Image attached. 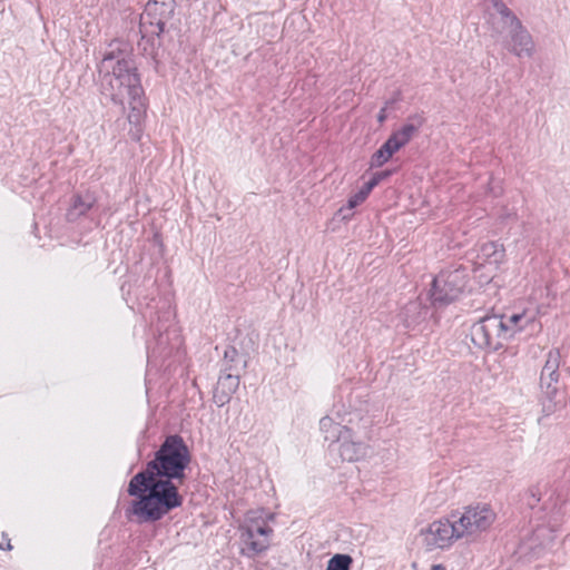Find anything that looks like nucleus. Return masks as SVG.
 I'll return each mask as SVG.
<instances>
[{"label": "nucleus", "mask_w": 570, "mask_h": 570, "mask_svg": "<svg viewBox=\"0 0 570 570\" xmlns=\"http://www.w3.org/2000/svg\"><path fill=\"white\" fill-rule=\"evenodd\" d=\"M101 92L116 105L130 107L128 121L138 124L145 109L144 89L131 49L121 40H112L98 66Z\"/></svg>", "instance_id": "nucleus-1"}, {"label": "nucleus", "mask_w": 570, "mask_h": 570, "mask_svg": "<svg viewBox=\"0 0 570 570\" xmlns=\"http://www.w3.org/2000/svg\"><path fill=\"white\" fill-rule=\"evenodd\" d=\"M180 483L157 475L137 473L129 482L128 493L137 499L131 502L129 513L139 523L160 520L183 504L178 492Z\"/></svg>", "instance_id": "nucleus-2"}, {"label": "nucleus", "mask_w": 570, "mask_h": 570, "mask_svg": "<svg viewBox=\"0 0 570 570\" xmlns=\"http://www.w3.org/2000/svg\"><path fill=\"white\" fill-rule=\"evenodd\" d=\"M189 462L190 454L184 440L178 435H170L166 438L156 452L155 459L148 462L142 472L183 483Z\"/></svg>", "instance_id": "nucleus-3"}, {"label": "nucleus", "mask_w": 570, "mask_h": 570, "mask_svg": "<svg viewBox=\"0 0 570 570\" xmlns=\"http://www.w3.org/2000/svg\"><path fill=\"white\" fill-rule=\"evenodd\" d=\"M274 514L263 509L248 511L238 527L240 552L255 558L269 548L273 529L268 524Z\"/></svg>", "instance_id": "nucleus-4"}, {"label": "nucleus", "mask_w": 570, "mask_h": 570, "mask_svg": "<svg viewBox=\"0 0 570 570\" xmlns=\"http://www.w3.org/2000/svg\"><path fill=\"white\" fill-rule=\"evenodd\" d=\"M460 539L466 541L476 540L482 533L490 530L495 521L497 514L485 503L468 505L462 511L452 513Z\"/></svg>", "instance_id": "nucleus-5"}, {"label": "nucleus", "mask_w": 570, "mask_h": 570, "mask_svg": "<svg viewBox=\"0 0 570 570\" xmlns=\"http://www.w3.org/2000/svg\"><path fill=\"white\" fill-rule=\"evenodd\" d=\"M468 278L465 268L442 271L432 283L430 291L432 304L444 306L459 299L466 288Z\"/></svg>", "instance_id": "nucleus-6"}, {"label": "nucleus", "mask_w": 570, "mask_h": 570, "mask_svg": "<svg viewBox=\"0 0 570 570\" xmlns=\"http://www.w3.org/2000/svg\"><path fill=\"white\" fill-rule=\"evenodd\" d=\"M509 333L503 316L490 315L481 318L471 327V340L480 348L498 350L505 340H509Z\"/></svg>", "instance_id": "nucleus-7"}, {"label": "nucleus", "mask_w": 570, "mask_h": 570, "mask_svg": "<svg viewBox=\"0 0 570 570\" xmlns=\"http://www.w3.org/2000/svg\"><path fill=\"white\" fill-rule=\"evenodd\" d=\"M421 537L428 550L444 549L461 540L452 515L450 519H439L430 523L421 530Z\"/></svg>", "instance_id": "nucleus-8"}, {"label": "nucleus", "mask_w": 570, "mask_h": 570, "mask_svg": "<svg viewBox=\"0 0 570 570\" xmlns=\"http://www.w3.org/2000/svg\"><path fill=\"white\" fill-rule=\"evenodd\" d=\"M505 325L510 338L518 333L525 332L527 335L532 336L541 331V323L539 322L538 309H523L522 312L514 313L504 317Z\"/></svg>", "instance_id": "nucleus-9"}, {"label": "nucleus", "mask_w": 570, "mask_h": 570, "mask_svg": "<svg viewBox=\"0 0 570 570\" xmlns=\"http://www.w3.org/2000/svg\"><path fill=\"white\" fill-rule=\"evenodd\" d=\"M332 451H336L343 461L356 462L367 455L368 445L357 439L355 433L350 429L342 435L337 446L332 449Z\"/></svg>", "instance_id": "nucleus-10"}, {"label": "nucleus", "mask_w": 570, "mask_h": 570, "mask_svg": "<svg viewBox=\"0 0 570 570\" xmlns=\"http://www.w3.org/2000/svg\"><path fill=\"white\" fill-rule=\"evenodd\" d=\"M510 45L509 50L518 57H530L533 52V40L528 30L522 26L521 21L514 22L509 27Z\"/></svg>", "instance_id": "nucleus-11"}, {"label": "nucleus", "mask_w": 570, "mask_h": 570, "mask_svg": "<svg viewBox=\"0 0 570 570\" xmlns=\"http://www.w3.org/2000/svg\"><path fill=\"white\" fill-rule=\"evenodd\" d=\"M173 12H165L161 4L157 1H148L145 11L140 18V24L154 27L153 33L159 35L164 31L166 22L170 19Z\"/></svg>", "instance_id": "nucleus-12"}, {"label": "nucleus", "mask_w": 570, "mask_h": 570, "mask_svg": "<svg viewBox=\"0 0 570 570\" xmlns=\"http://www.w3.org/2000/svg\"><path fill=\"white\" fill-rule=\"evenodd\" d=\"M410 122L403 125L399 130L393 132L389 140L400 150L405 146L414 134L422 126V119L417 116L411 117Z\"/></svg>", "instance_id": "nucleus-13"}, {"label": "nucleus", "mask_w": 570, "mask_h": 570, "mask_svg": "<svg viewBox=\"0 0 570 570\" xmlns=\"http://www.w3.org/2000/svg\"><path fill=\"white\" fill-rule=\"evenodd\" d=\"M96 203V197L92 193L86 191L78 194L72 198V203L67 212L68 220H76L86 213H88Z\"/></svg>", "instance_id": "nucleus-14"}, {"label": "nucleus", "mask_w": 570, "mask_h": 570, "mask_svg": "<svg viewBox=\"0 0 570 570\" xmlns=\"http://www.w3.org/2000/svg\"><path fill=\"white\" fill-rule=\"evenodd\" d=\"M239 386V377L233 374H224L219 377L217 383L215 400L219 405H224L229 401L233 393L237 391Z\"/></svg>", "instance_id": "nucleus-15"}, {"label": "nucleus", "mask_w": 570, "mask_h": 570, "mask_svg": "<svg viewBox=\"0 0 570 570\" xmlns=\"http://www.w3.org/2000/svg\"><path fill=\"white\" fill-rule=\"evenodd\" d=\"M401 321L406 328H413L425 317V311L421 303L409 302L400 313Z\"/></svg>", "instance_id": "nucleus-16"}, {"label": "nucleus", "mask_w": 570, "mask_h": 570, "mask_svg": "<svg viewBox=\"0 0 570 570\" xmlns=\"http://www.w3.org/2000/svg\"><path fill=\"white\" fill-rule=\"evenodd\" d=\"M320 430L324 436V440L328 441L332 445L335 443L337 444L342 439V435L345 434V432H347L350 429L334 422V420L330 416H324L320 420Z\"/></svg>", "instance_id": "nucleus-17"}, {"label": "nucleus", "mask_w": 570, "mask_h": 570, "mask_svg": "<svg viewBox=\"0 0 570 570\" xmlns=\"http://www.w3.org/2000/svg\"><path fill=\"white\" fill-rule=\"evenodd\" d=\"M558 381H559V374H554L551 376L541 375V377H540L541 391L549 400L548 404H543V411L547 413V415L551 414L556 410V404L552 403V400L558 392V386H557Z\"/></svg>", "instance_id": "nucleus-18"}, {"label": "nucleus", "mask_w": 570, "mask_h": 570, "mask_svg": "<svg viewBox=\"0 0 570 570\" xmlns=\"http://www.w3.org/2000/svg\"><path fill=\"white\" fill-rule=\"evenodd\" d=\"M399 149L387 139L371 159L372 167L383 166Z\"/></svg>", "instance_id": "nucleus-19"}, {"label": "nucleus", "mask_w": 570, "mask_h": 570, "mask_svg": "<svg viewBox=\"0 0 570 570\" xmlns=\"http://www.w3.org/2000/svg\"><path fill=\"white\" fill-rule=\"evenodd\" d=\"M503 249L497 243L490 242L481 247V257L488 264L497 266L503 259Z\"/></svg>", "instance_id": "nucleus-20"}, {"label": "nucleus", "mask_w": 570, "mask_h": 570, "mask_svg": "<svg viewBox=\"0 0 570 570\" xmlns=\"http://www.w3.org/2000/svg\"><path fill=\"white\" fill-rule=\"evenodd\" d=\"M367 196L368 194L363 188L352 195L347 200L346 207H342L338 210V214L342 215V219H351L353 217L352 210L361 205L367 198Z\"/></svg>", "instance_id": "nucleus-21"}, {"label": "nucleus", "mask_w": 570, "mask_h": 570, "mask_svg": "<svg viewBox=\"0 0 570 570\" xmlns=\"http://www.w3.org/2000/svg\"><path fill=\"white\" fill-rule=\"evenodd\" d=\"M560 366V353L558 350H551L547 354V360L542 368L541 375H554L559 374Z\"/></svg>", "instance_id": "nucleus-22"}, {"label": "nucleus", "mask_w": 570, "mask_h": 570, "mask_svg": "<svg viewBox=\"0 0 570 570\" xmlns=\"http://www.w3.org/2000/svg\"><path fill=\"white\" fill-rule=\"evenodd\" d=\"M493 7L497 12L501 16L502 22L505 28H509L514 24V22H519L520 20L515 17V14L500 0H493Z\"/></svg>", "instance_id": "nucleus-23"}, {"label": "nucleus", "mask_w": 570, "mask_h": 570, "mask_svg": "<svg viewBox=\"0 0 570 570\" xmlns=\"http://www.w3.org/2000/svg\"><path fill=\"white\" fill-rule=\"evenodd\" d=\"M352 558L348 554H335L328 562L326 570H350Z\"/></svg>", "instance_id": "nucleus-24"}, {"label": "nucleus", "mask_w": 570, "mask_h": 570, "mask_svg": "<svg viewBox=\"0 0 570 570\" xmlns=\"http://www.w3.org/2000/svg\"><path fill=\"white\" fill-rule=\"evenodd\" d=\"M379 178H375L374 176L362 187L368 195L372 191V189L377 186Z\"/></svg>", "instance_id": "nucleus-25"}, {"label": "nucleus", "mask_w": 570, "mask_h": 570, "mask_svg": "<svg viewBox=\"0 0 570 570\" xmlns=\"http://www.w3.org/2000/svg\"><path fill=\"white\" fill-rule=\"evenodd\" d=\"M385 120H386V107H383V108L380 110L379 115H377V121H379L380 124H383Z\"/></svg>", "instance_id": "nucleus-26"}, {"label": "nucleus", "mask_w": 570, "mask_h": 570, "mask_svg": "<svg viewBox=\"0 0 570 570\" xmlns=\"http://www.w3.org/2000/svg\"><path fill=\"white\" fill-rule=\"evenodd\" d=\"M375 178H379V183L390 176V171H381L373 175Z\"/></svg>", "instance_id": "nucleus-27"}, {"label": "nucleus", "mask_w": 570, "mask_h": 570, "mask_svg": "<svg viewBox=\"0 0 570 570\" xmlns=\"http://www.w3.org/2000/svg\"><path fill=\"white\" fill-rule=\"evenodd\" d=\"M448 500V494L446 493H442V495L438 499V503L439 504H442L444 503L445 501Z\"/></svg>", "instance_id": "nucleus-28"}, {"label": "nucleus", "mask_w": 570, "mask_h": 570, "mask_svg": "<svg viewBox=\"0 0 570 570\" xmlns=\"http://www.w3.org/2000/svg\"><path fill=\"white\" fill-rule=\"evenodd\" d=\"M531 497H532L533 501H535V502L540 501V498L537 497V493L534 490H531Z\"/></svg>", "instance_id": "nucleus-29"}, {"label": "nucleus", "mask_w": 570, "mask_h": 570, "mask_svg": "<svg viewBox=\"0 0 570 570\" xmlns=\"http://www.w3.org/2000/svg\"><path fill=\"white\" fill-rule=\"evenodd\" d=\"M431 570H445L442 564H434Z\"/></svg>", "instance_id": "nucleus-30"}]
</instances>
